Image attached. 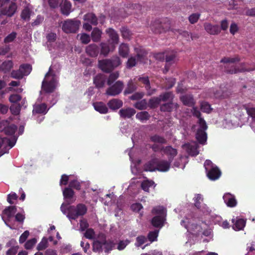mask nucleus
I'll return each mask as SVG.
<instances>
[{"instance_id":"nucleus-55","label":"nucleus","mask_w":255,"mask_h":255,"mask_svg":"<svg viewBox=\"0 0 255 255\" xmlns=\"http://www.w3.org/2000/svg\"><path fill=\"white\" fill-rule=\"evenodd\" d=\"M136 89V87L135 85H134L132 82L130 81L128 82V87L125 91V94H130L134 92Z\"/></svg>"},{"instance_id":"nucleus-44","label":"nucleus","mask_w":255,"mask_h":255,"mask_svg":"<svg viewBox=\"0 0 255 255\" xmlns=\"http://www.w3.org/2000/svg\"><path fill=\"white\" fill-rule=\"evenodd\" d=\"M147 102L146 100L143 99L138 101L134 104V107L139 110L146 109L147 108Z\"/></svg>"},{"instance_id":"nucleus-24","label":"nucleus","mask_w":255,"mask_h":255,"mask_svg":"<svg viewBox=\"0 0 255 255\" xmlns=\"http://www.w3.org/2000/svg\"><path fill=\"white\" fill-rule=\"evenodd\" d=\"M109 34L110 40L112 44H117L119 42V37L116 31L112 28H109L106 30Z\"/></svg>"},{"instance_id":"nucleus-1","label":"nucleus","mask_w":255,"mask_h":255,"mask_svg":"<svg viewBox=\"0 0 255 255\" xmlns=\"http://www.w3.org/2000/svg\"><path fill=\"white\" fill-rule=\"evenodd\" d=\"M87 207L82 203L77 204L76 206H68L65 203L62 204L60 207V210L63 214L66 215L67 217L71 221L72 220H76L79 217L83 216L87 212Z\"/></svg>"},{"instance_id":"nucleus-36","label":"nucleus","mask_w":255,"mask_h":255,"mask_svg":"<svg viewBox=\"0 0 255 255\" xmlns=\"http://www.w3.org/2000/svg\"><path fill=\"white\" fill-rule=\"evenodd\" d=\"M162 150L164 153L169 155L170 158L171 159H172L177 154V150L170 146L163 148Z\"/></svg>"},{"instance_id":"nucleus-58","label":"nucleus","mask_w":255,"mask_h":255,"mask_svg":"<svg viewBox=\"0 0 255 255\" xmlns=\"http://www.w3.org/2000/svg\"><path fill=\"white\" fill-rule=\"evenodd\" d=\"M136 241L135 245L136 247H139L147 241V239L144 236H140L136 238Z\"/></svg>"},{"instance_id":"nucleus-46","label":"nucleus","mask_w":255,"mask_h":255,"mask_svg":"<svg viewBox=\"0 0 255 255\" xmlns=\"http://www.w3.org/2000/svg\"><path fill=\"white\" fill-rule=\"evenodd\" d=\"M150 140L153 142L164 144L166 143V139L162 136L155 134L150 137Z\"/></svg>"},{"instance_id":"nucleus-31","label":"nucleus","mask_w":255,"mask_h":255,"mask_svg":"<svg viewBox=\"0 0 255 255\" xmlns=\"http://www.w3.org/2000/svg\"><path fill=\"white\" fill-rule=\"evenodd\" d=\"M134 51L136 53L138 60L139 61H143L144 60L145 57L147 55L146 51L140 47L134 48Z\"/></svg>"},{"instance_id":"nucleus-21","label":"nucleus","mask_w":255,"mask_h":255,"mask_svg":"<svg viewBox=\"0 0 255 255\" xmlns=\"http://www.w3.org/2000/svg\"><path fill=\"white\" fill-rule=\"evenodd\" d=\"M169 161L166 160H159L157 159V170L165 172L169 170L170 166L171 159H169Z\"/></svg>"},{"instance_id":"nucleus-2","label":"nucleus","mask_w":255,"mask_h":255,"mask_svg":"<svg viewBox=\"0 0 255 255\" xmlns=\"http://www.w3.org/2000/svg\"><path fill=\"white\" fill-rule=\"evenodd\" d=\"M56 65L50 67L48 72L45 74L42 83V89L46 93H52L56 89L57 79L55 70Z\"/></svg>"},{"instance_id":"nucleus-11","label":"nucleus","mask_w":255,"mask_h":255,"mask_svg":"<svg viewBox=\"0 0 255 255\" xmlns=\"http://www.w3.org/2000/svg\"><path fill=\"white\" fill-rule=\"evenodd\" d=\"M182 148L191 156H196L199 154L198 144L195 141L182 145Z\"/></svg>"},{"instance_id":"nucleus-32","label":"nucleus","mask_w":255,"mask_h":255,"mask_svg":"<svg viewBox=\"0 0 255 255\" xmlns=\"http://www.w3.org/2000/svg\"><path fill=\"white\" fill-rule=\"evenodd\" d=\"M16 9V5L15 3H12L7 8H5L2 11V13L9 17H11L15 13Z\"/></svg>"},{"instance_id":"nucleus-47","label":"nucleus","mask_w":255,"mask_h":255,"mask_svg":"<svg viewBox=\"0 0 255 255\" xmlns=\"http://www.w3.org/2000/svg\"><path fill=\"white\" fill-rule=\"evenodd\" d=\"M121 31L124 38L128 40L130 39L132 35V33L126 27H122L121 29Z\"/></svg>"},{"instance_id":"nucleus-63","label":"nucleus","mask_w":255,"mask_h":255,"mask_svg":"<svg viewBox=\"0 0 255 255\" xmlns=\"http://www.w3.org/2000/svg\"><path fill=\"white\" fill-rule=\"evenodd\" d=\"M11 76L13 78L17 79H20L23 77V76L19 69L17 70H13L11 73Z\"/></svg>"},{"instance_id":"nucleus-23","label":"nucleus","mask_w":255,"mask_h":255,"mask_svg":"<svg viewBox=\"0 0 255 255\" xmlns=\"http://www.w3.org/2000/svg\"><path fill=\"white\" fill-rule=\"evenodd\" d=\"M86 53L91 57H96L99 53L98 46L95 44L88 45L86 49Z\"/></svg>"},{"instance_id":"nucleus-25","label":"nucleus","mask_w":255,"mask_h":255,"mask_svg":"<svg viewBox=\"0 0 255 255\" xmlns=\"http://www.w3.org/2000/svg\"><path fill=\"white\" fill-rule=\"evenodd\" d=\"M157 158H154L147 162L144 166L145 171H154L157 170Z\"/></svg>"},{"instance_id":"nucleus-29","label":"nucleus","mask_w":255,"mask_h":255,"mask_svg":"<svg viewBox=\"0 0 255 255\" xmlns=\"http://www.w3.org/2000/svg\"><path fill=\"white\" fill-rule=\"evenodd\" d=\"M105 82V77L102 74L96 75L94 79V83L96 87L100 88L104 87Z\"/></svg>"},{"instance_id":"nucleus-8","label":"nucleus","mask_w":255,"mask_h":255,"mask_svg":"<svg viewBox=\"0 0 255 255\" xmlns=\"http://www.w3.org/2000/svg\"><path fill=\"white\" fill-rule=\"evenodd\" d=\"M106 92L107 95L115 96L120 94L124 88V83L122 81H118L114 84L110 85Z\"/></svg>"},{"instance_id":"nucleus-59","label":"nucleus","mask_w":255,"mask_h":255,"mask_svg":"<svg viewBox=\"0 0 255 255\" xmlns=\"http://www.w3.org/2000/svg\"><path fill=\"white\" fill-rule=\"evenodd\" d=\"M240 61V59L238 57L230 58V57H224L221 59V62L225 63H234L236 62Z\"/></svg>"},{"instance_id":"nucleus-10","label":"nucleus","mask_w":255,"mask_h":255,"mask_svg":"<svg viewBox=\"0 0 255 255\" xmlns=\"http://www.w3.org/2000/svg\"><path fill=\"white\" fill-rule=\"evenodd\" d=\"M165 23H162L159 20H155L150 25L151 31L156 34L160 33L167 30L168 28Z\"/></svg>"},{"instance_id":"nucleus-37","label":"nucleus","mask_w":255,"mask_h":255,"mask_svg":"<svg viewBox=\"0 0 255 255\" xmlns=\"http://www.w3.org/2000/svg\"><path fill=\"white\" fill-rule=\"evenodd\" d=\"M46 112V106L44 104H38L34 106L33 109V113L41 114Z\"/></svg>"},{"instance_id":"nucleus-62","label":"nucleus","mask_w":255,"mask_h":255,"mask_svg":"<svg viewBox=\"0 0 255 255\" xmlns=\"http://www.w3.org/2000/svg\"><path fill=\"white\" fill-rule=\"evenodd\" d=\"M129 243V241L128 240L120 241L118 244L117 249L119 251L124 250L127 246Z\"/></svg>"},{"instance_id":"nucleus-61","label":"nucleus","mask_w":255,"mask_h":255,"mask_svg":"<svg viewBox=\"0 0 255 255\" xmlns=\"http://www.w3.org/2000/svg\"><path fill=\"white\" fill-rule=\"evenodd\" d=\"M201 109L202 112L209 113L211 111L210 105L207 102H202L201 103Z\"/></svg>"},{"instance_id":"nucleus-40","label":"nucleus","mask_w":255,"mask_h":255,"mask_svg":"<svg viewBox=\"0 0 255 255\" xmlns=\"http://www.w3.org/2000/svg\"><path fill=\"white\" fill-rule=\"evenodd\" d=\"M135 117L136 119L142 122L149 120L150 117V115L146 111L139 112L136 115Z\"/></svg>"},{"instance_id":"nucleus-43","label":"nucleus","mask_w":255,"mask_h":255,"mask_svg":"<svg viewBox=\"0 0 255 255\" xmlns=\"http://www.w3.org/2000/svg\"><path fill=\"white\" fill-rule=\"evenodd\" d=\"M246 221L243 219H239L237 220L233 225V229L236 230H241L245 226Z\"/></svg>"},{"instance_id":"nucleus-19","label":"nucleus","mask_w":255,"mask_h":255,"mask_svg":"<svg viewBox=\"0 0 255 255\" xmlns=\"http://www.w3.org/2000/svg\"><path fill=\"white\" fill-rule=\"evenodd\" d=\"M63 194L64 198L66 200L67 202V205H70L73 203L75 201V199L74 198V191L70 188H66L63 191Z\"/></svg>"},{"instance_id":"nucleus-60","label":"nucleus","mask_w":255,"mask_h":255,"mask_svg":"<svg viewBox=\"0 0 255 255\" xmlns=\"http://www.w3.org/2000/svg\"><path fill=\"white\" fill-rule=\"evenodd\" d=\"M16 35L17 33L15 32H12L4 39V42L7 43L13 41L16 38Z\"/></svg>"},{"instance_id":"nucleus-38","label":"nucleus","mask_w":255,"mask_h":255,"mask_svg":"<svg viewBox=\"0 0 255 255\" xmlns=\"http://www.w3.org/2000/svg\"><path fill=\"white\" fill-rule=\"evenodd\" d=\"M129 49L127 44L122 43L119 48V54L123 57H126L128 54Z\"/></svg>"},{"instance_id":"nucleus-3","label":"nucleus","mask_w":255,"mask_h":255,"mask_svg":"<svg viewBox=\"0 0 255 255\" xmlns=\"http://www.w3.org/2000/svg\"><path fill=\"white\" fill-rule=\"evenodd\" d=\"M192 113L194 116L199 119L198 123L199 125V128L196 133V138L199 143L204 144L206 142L207 137V133L205 131L208 128L206 123L203 119L200 117L201 113L197 108H193Z\"/></svg>"},{"instance_id":"nucleus-34","label":"nucleus","mask_w":255,"mask_h":255,"mask_svg":"<svg viewBox=\"0 0 255 255\" xmlns=\"http://www.w3.org/2000/svg\"><path fill=\"white\" fill-rule=\"evenodd\" d=\"M98 240L94 241L93 244V251L96 252H102L103 251L102 246H103L102 239L98 237Z\"/></svg>"},{"instance_id":"nucleus-35","label":"nucleus","mask_w":255,"mask_h":255,"mask_svg":"<svg viewBox=\"0 0 255 255\" xmlns=\"http://www.w3.org/2000/svg\"><path fill=\"white\" fill-rule=\"evenodd\" d=\"M180 99L185 105L192 106L194 104L193 98L191 95L182 96Z\"/></svg>"},{"instance_id":"nucleus-18","label":"nucleus","mask_w":255,"mask_h":255,"mask_svg":"<svg viewBox=\"0 0 255 255\" xmlns=\"http://www.w3.org/2000/svg\"><path fill=\"white\" fill-rule=\"evenodd\" d=\"M206 172L208 177L212 180H215L218 179L221 174L220 170L216 166L212 167L209 170H206Z\"/></svg>"},{"instance_id":"nucleus-27","label":"nucleus","mask_w":255,"mask_h":255,"mask_svg":"<svg viewBox=\"0 0 255 255\" xmlns=\"http://www.w3.org/2000/svg\"><path fill=\"white\" fill-rule=\"evenodd\" d=\"M71 4L67 0H65L61 4V11L63 14L68 15L71 12Z\"/></svg>"},{"instance_id":"nucleus-9","label":"nucleus","mask_w":255,"mask_h":255,"mask_svg":"<svg viewBox=\"0 0 255 255\" xmlns=\"http://www.w3.org/2000/svg\"><path fill=\"white\" fill-rule=\"evenodd\" d=\"M15 143V140L14 139L12 141H10L7 138L0 137V156L12 148Z\"/></svg>"},{"instance_id":"nucleus-48","label":"nucleus","mask_w":255,"mask_h":255,"mask_svg":"<svg viewBox=\"0 0 255 255\" xmlns=\"http://www.w3.org/2000/svg\"><path fill=\"white\" fill-rule=\"evenodd\" d=\"M161 101L166 102L171 101L173 98V95L171 92H167L159 96Z\"/></svg>"},{"instance_id":"nucleus-49","label":"nucleus","mask_w":255,"mask_h":255,"mask_svg":"<svg viewBox=\"0 0 255 255\" xmlns=\"http://www.w3.org/2000/svg\"><path fill=\"white\" fill-rule=\"evenodd\" d=\"M31 11L28 7H25L21 12V17L25 20H28L30 19Z\"/></svg>"},{"instance_id":"nucleus-17","label":"nucleus","mask_w":255,"mask_h":255,"mask_svg":"<svg viewBox=\"0 0 255 255\" xmlns=\"http://www.w3.org/2000/svg\"><path fill=\"white\" fill-rule=\"evenodd\" d=\"M16 212V208L15 206L8 207L3 211V213L6 216L7 219L5 220L4 219L3 217L2 218L5 224L11 229H13L14 228L10 227V225L7 224V222L9 221L10 219L13 216Z\"/></svg>"},{"instance_id":"nucleus-52","label":"nucleus","mask_w":255,"mask_h":255,"mask_svg":"<svg viewBox=\"0 0 255 255\" xmlns=\"http://www.w3.org/2000/svg\"><path fill=\"white\" fill-rule=\"evenodd\" d=\"M173 32L176 34L178 33L179 34L182 35L183 37L185 38L187 40H190V33L188 32L187 31H183L181 29H177L174 30Z\"/></svg>"},{"instance_id":"nucleus-28","label":"nucleus","mask_w":255,"mask_h":255,"mask_svg":"<svg viewBox=\"0 0 255 255\" xmlns=\"http://www.w3.org/2000/svg\"><path fill=\"white\" fill-rule=\"evenodd\" d=\"M84 20L87 22L93 25H97L98 24V19L95 14L93 13H88L84 15Z\"/></svg>"},{"instance_id":"nucleus-15","label":"nucleus","mask_w":255,"mask_h":255,"mask_svg":"<svg viewBox=\"0 0 255 255\" xmlns=\"http://www.w3.org/2000/svg\"><path fill=\"white\" fill-rule=\"evenodd\" d=\"M99 238L102 239L103 246H104V249L106 253H109L115 247L116 244L113 241L110 240L107 241L106 236L104 234H99Z\"/></svg>"},{"instance_id":"nucleus-45","label":"nucleus","mask_w":255,"mask_h":255,"mask_svg":"<svg viewBox=\"0 0 255 255\" xmlns=\"http://www.w3.org/2000/svg\"><path fill=\"white\" fill-rule=\"evenodd\" d=\"M119 77V73L118 71L110 74L107 81V84L111 85Z\"/></svg>"},{"instance_id":"nucleus-39","label":"nucleus","mask_w":255,"mask_h":255,"mask_svg":"<svg viewBox=\"0 0 255 255\" xmlns=\"http://www.w3.org/2000/svg\"><path fill=\"white\" fill-rule=\"evenodd\" d=\"M177 106V104H174L172 102L167 103L162 105L160 107V110L163 112H170L174 107L176 108Z\"/></svg>"},{"instance_id":"nucleus-4","label":"nucleus","mask_w":255,"mask_h":255,"mask_svg":"<svg viewBox=\"0 0 255 255\" xmlns=\"http://www.w3.org/2000/svg\"><path fill=\"white\" fill-rule=\"evenodd\" d=\"M152 213L155 216L151 220V224L155 227L161 228L165 221L166 209L163 206H157L152 210Z\"/></svg>"},{"instance_id":"nucleus-20","label":"nucleus","mask_w":255,"mask_h":255,"mask_svg":"<svg viewBox=\"0 0 255 255\" xmlns=\"http://www.w3.org/2000/svg\"><path fill=\"white\" fill-rule=\"evenodd\" d=\"M136 113L135 110L131 108H123L119 111V115L121 117L124 119H129L131 118Z\"/></svg>"},{"instance_id":"nucleus-14","label":"nucleus","mask_w":255,"mask_h":255,"mask_svg":"<svg viewBox=\"0 0 255 255\" xmlns=\"http://www.w3.org/2000/svg\"><path fill=\"white\" fill-rule=\"evenodd\" d=\"M138 80L144 85L147 95L150 96L156 92V89L151 86L148 77H139Z\"/></svg>"},{"instance_id":"nucleus-12","label":"nucleus","mask_w":255,"mask_h":255,"mask_svg":"<svg viewBox=\"0 0 255 255\" xmlns=\"http://www.w3.org/2000/svg\"><path fill=\"white\" fill-rule=\"evenodd\" d=\"M182 148L191 156H196L199 154L198 144L195 141L182 145Z\"/></svg>"},{"instance_id":"nucleus-5","label":"nucleus","mask_w":255,"mask_h":255,"mask_svg":"<svg viewBox=\"0 0 255 255\" xmlns=\"http://www.w3.org/2000/svg\"><path fill=\"white\" fill-rule=\"evenodd\" d=\"M121 61L120 58L117 56H113L111 59H107L99 61L100 68L105 72L109 73L115 68L121 65Z\"/></svg>"},{"instance_id":"nucleus-50","label":"nucleus","mask_w":255,"mask_h":255,"mask_svg":"<svg viewBox=\"0 0 255 255\" xmlns=\"http://www.w3.org/2000/svg\"><path fill=\"white\" fill-rule=\"evenodd\" d=\"M203 198L201 194H197L195 195V197L194 198V205L195 206L199 209L201 207V203L203 201Z\"/></svg>"},{"instance_id":"nucleus-26","label":"nucleus","mask_w":255,"mask_h":255,"mask_svg":"<svg viewBox=\"0 0 255 255\" xmlns=\"http://www.w3.org/2000/svg\"><path fill=\"white\" fill-rule=\"evenodd\" d=\"M123 104V103L122 101L118 99H113L109 101L108 103V106L113 110H116L120 109L122 107Z\"/></svg>"},{"instance_id":"nucleus-42","label":"nucleus","mask_w":255,"mask_h":255,"mask_svg":"<svg viewBox=\"0 0 255 255\" xmlns=\"http://www.w3.org/2000/svg\"><path fill=\"white\" fill-rule=\"evenodd\" d=\"M160 102L161 100L159 96L158 97H153L149 100L148 105L150 108H154L157 107Z\"/></svg>"},{"instance_id":"nucleus-6","label":"nucleus","mask_w":255,"mask_h":255,"mask_svg":"<svg viewBox=\"0 0 255 255\" xmlns=\"http://www.w3.org/2000/svg\"><path fill=\"white\" fill-rule=\"evenodd\" d=\"M62 29L66 33H75L78 32L81 21L76 19H68L61 22Z\"/></svg>"},{"instance_id":"nucleus-7","label":"nucleus","mask_w":255,"mask_h":255,"mask_svg":"<svg viewBox=\"0 0 255 255\" xmlns=\"http://www.w3.org/2000/svg\"><path fill=\"white\" fill-rule=\"evenodd\" d=\"M175 54L173 53H159L156 55V58L160 60H163L165 59L166 65L163 70L164 73H166L168 70L170 65L175 62Z\"/></svg>"},{"instance_id":"nucleus-41","label":"nucleus","mask_w":255,"mask_h":255,"mask_svg":"<svg viewBox=\"0 0 255 255\" xmlns=\"http://www.w3.org/2000/svg\"><path fill=\"white\" fill-rule=\"evenodd\" d=\"M19 70L21 71L23 76H27L30 73L32 68L29 64L21 65L19 67Z\"/></svg>"},{"instance_id":"nucleus-22","label":"nucleus","mask_w":255,"mask_h":255,"mask_svg":"<svg viewBox=\"0 0 255 255\" xmlns=\"http://www.w3.org/2000/svg\"><path fill=\"white\" fill-rule=\"evenodd\" d=\"M223 199L229 207H233L237 205V201L234 196L230 193L225 194L223 196Z\"/></svg>"},{"instance_id":"nucleus-30","label":"nucleus","mask_w":255,"mask_h":255,"mask_svg":"<svg viewBox=\"0 0 255 255\" xmlns=\"http://www.w3.org/2000/svg\"><path fill=\"white\" fill-rule=\"evenodd\" d=\"M93 106L95 110L101 114H106L108 113V108L106 105L102 102L94 103H93Z\"/></svg>"},{"instance_id":"nucleus-16","label":"nucleus","mask_w":255,"mask_h":255,"mask_svg":"<svg viewBox=\"0 0 255 255\" xmlns=\"http://www.w3.org/2000/svg\"><path fill=\"white\" fill-rule=\"evenodd\" d=\"M204 27L207 32L211 35H218L221 32L220 28L218 25L206 22L204 24Z\"/></svg>"},{"instance_id":"nucleus-57","label":"nucleus","mask_w":255,"mask_h":255,"mask_svg":"<svg viewBox=\"0 0 255 255\" xmlns=\"http://www.w3.org/2000/svg\"><path fill=\"white\" fill-rule=\"evenodd\" d=\"M200 14H199V13H192L189 16L188 19H189V22L191 24H194L195 23H196L198 21V19L200 18Z\"/></svg>"},{"instance_id":"nucleus-53","label":"nucleus","mask_w":255,"mask_h":255,"mask_svg":"<svg viewBox=\"0 0 255 255\" xmlns=\"http://www.w3.org/2000/svg\"><path fill=\"white\" fill-rule=\"evenodd\" d=\"M101 54L107 56L110 51V48L108 44L106 43H101Z\"/></svg>"},{"instance_id":"nucleus-56","label":"nucleus","mask_w":255,"mask_h":255,"mask_svg":"<svg viewBox=\"0 0 255 255\" xmlns=\"http://www.w3.org/2000/svg\"><path fill=\"white\" fill-rule=\"evenodd\" d=\"M21 106L20 104H13L10 107V110L12 114L17 115L19 114Z\"/></svg>"},{"instance_id":"nucleus-51","label":"nucleus","mask_w":255,"mask_h":255,"mask_svg":"<svg viewBox=\"0 0 255 255\" xmlns=\"http://www.w3.org/2000/svg\"><path fill=\"white\" fill-rule=\"evenodd\" d=\"M17 129L16 126L14 125H10L4 128V132L6 134L12 135L13 134Z\"/></svg>"},{"instance_id":"nucleus-54","label":"nucleus","mask_w":255,"mask_h":255,"mask_svg":"<svg viewBox=\"0 0 255 255\" xmlns=\"http://www.w3.org/2000/svg\"><path fill=\"white\" fill-rule=\"evenodd\" d=\"M158 232L159 231L157 230L150 232L147 236L148 240L151 242L156 241L158 237Z\"/></svg>"},{"instance_id":"nucleus-13","label":"nucleus","mask_w":255,"mask_h":255,"mask_svg":"<svg viewBox=\"0 0 255 255\" xmlns=\"http://www.w3.org/2000/svg\"><path fill=\"white\" fill-rule=\"evenodd\" d=\"M138 80L144 85L147 95L150 96L156 92V89L151 86L148 77H139Z\"/></svg>"},{"instance_id":"nucleus-33","label":"nucleus","mask_w":255,"mask_h":255,"mask_svg":"<svg viewBox=\"0 0 255 255\" xmlns=\"http://www.w3.org/2000/svg\"><path fill=\"white\" fill-rule=\"evenodd\" d=\"M102 31L98 28H95L91 33V38L94 42H99L101 38Z\"/></svg>"},{"instance_id":"nucleus-64","label":"nucleus","mask_w":255,"mask_h":255,"mask_svg":"<svg viewBox=\"0 0 255 255\" xmlns=\"http://www.w3.org/2000/svg\"><path fill=\"white\" fill-rule=\"evenodd\" d=\"M37 241L35 238L31 239L27 241L25 244V248L27 250L31 249L33 248L34 245L36 244Z\"/></svg>"}]
</instances>
